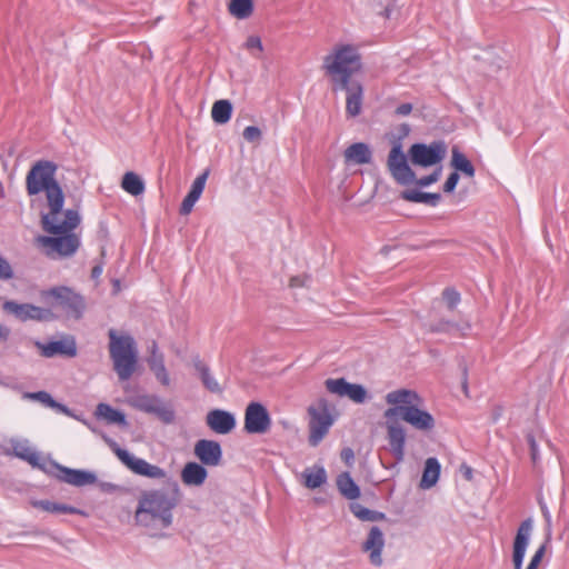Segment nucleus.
<instances>
[{"label":"nucleus","instance_id":"nucleus-28","mask_svg":"<svg viewBox=\"0 0 569 569\" xmlns=\"http://www.w3.org/2000/svg\"><path fill=\"white\" fill-rule=\"evenodd\" d=\"M12 451L11 455L14 457L22 459L30 463L34 468L43 469V465L41 463L40 455L32 449L27 440H12ZM10 455V452H8Z\"/></svg>","mask_w":569,"mask_h":569},{"label":"nucleus","instance_id":"nucleus-21","mask_svg":"<svg viewBox=\"0 0 569 569\" xmlns=\"http://www.w3.org/2000/svg\"><path fill=\"white\" fill-rule=\"evenodd\" d=\"M36 347L40 350L41 355L46 358H52L57 355L64 357H74L77 355V345L73 337H66L61 340L42 343L36 341Z\"/></svg>","mask_w":569,"mask_h":569},{"label":"nucleus","instance_id":"nucleus-3","mask_svg":"<svg viewBox=\"0 0 569 569\" xmlns=\"http://www.w3.org/2000/svg\"><path fill=\"white\" fill-rule=\"evenodd\" d=\"M322 70L329 78L332 91L347 88L362 69V58L353 44H337L323 57Z\"/></svg>","mask_w":569,"mask_h":569},{"label":"nucleus","instance_id":"nucleus-50","mask_svg":"<svg viewBox=\"0 0 569 569\" xmlns=\"http://www.w3.org/2000/svg\"><path fill=\"white\" fill-rule=\"evenodd\" d=\"M546 552V543L541 545L531 557L529 565L526 569H537L540 565Z\"/></svg>","mask_w":569,"mask_h":569},{"label":"nucleus","instance_id":"nucleus-51","mask_svg":"<svg viewBox=\"0 0 569 569\" xmlns=\"http://www.w3.org/2000/svg\"><path fill=\"white\" fill-rule=\"evenodd\" d=\"M13 277V270L7 259L0 257V280H9Z\"/></svg>","mask_w":569,"mask_h":569},{"label":"nucleus","instance_id":"nucleus-13","mask_svg":"<svg viewBox=\"0 0 569 569\" xmlns=\"http://www.w3.org/2000/svg\"><path fill=\"white\" fill-rule=\"evenodd\" d=\"M409 157L415 166L431 167L446 157V147L443 142L415 143L409 149Z\"/></svg>","mask_w":569,"mask_h":569},{"label":"nucleus","instance_id":"nucleus-14","mask_svg":"<svg viewBox=\"0 0 569 569\" xmlns=\"http://www.w3.org/2000/svg\"><path fill=\"white\" fill-rule=\"evenodd\" d=\"M271 417L260 402H250L244 411V430L252 435H263L270 430Z\"/></svg>","mask_w":569,"mask_h":569},{"label":"nucleus","instance_id":"nucleus-17","mask_svg":"<svg viewBox=\"0 0 569 569\" xmlns=\"http://www.w3.org/2000/svg\"><path fill=\"white\" fill-rule=\"evenodd\" d=\"M385 547V535L382 530L372 526L368 532L366 540L362 543V551L369 555V561L375 567H381L383 563L382 560V550Z\"/></svg>","mask_w":569,"mask_h":569},{"label":"nucleus","instance_id":"nucleus-15","mask_svg":"<svg viewBox=\"0 0 569 569\" xmlns=\"http://www.w3.org/2000/svg\"><path fill=\"white\" fill-rule=\"evenodd\" d=\"M325 386L330 393L347 397L355 403H365L369 399L368 391L362 385L348 382L345 378H329Z\"/></svg>","mask_w":569,"mask_h":569},{"label":"nucleus","instance_id":"nucleus-39","mask_svg":"<svg viewBox=\"0 0 569 569\" xmlns=\"http://www.w3.org/2000/svg\"><path fill=\"white\" fill-rule=\"evenodd\" d=\"M121 187L132 196H139L144 191L142 179L132 171L126 172L122 177Z\"/></svg>","mask_w":569,"mask_h":569},{"label":"nucleus","instance_id":"nucleus-59","mask_svg":"<svg viewBox=\"0 0 569 569\" xmlns=\"http://www.w3.org/2000/svg\"><path fill=\"white\" fill-rule=\"evenodd\" d=\"M542 515H543V518L546 520V523H547L548 528H550V526H551V516H550V513H549L547 508H542Z\"/></svg>","mask_w":569,"mask_h":569},{"label":"nucleus","instance_id":"nucleus-41","mask_svg":"<svg viewBox=\"0 0 569 569\" xmlns=\"http://www.w3.org/2000/svg\"><path fill=\"white\" fill-rule=\"evenodd\" d=\"M305 476V485L309 489L319 488L327 480V475L323 468H318L315 471H306Z\"/></svg>","mask_w":569,"mask_h":569},{"label":"nucleus","instance_id":"nucleus-7","mask_svg":"<svg viewBox=\"0 0 569 569\" xmlns=\"http://www.w3.org/2000/svg\"><path fill=\"white\" fill-rule=\"evenodd\" d=\"M104 440L117 458L134 475L156 480H162L167 477L166 470L159 466L149 463L147 460L133 456L128 450L119 447L112 439L104 438Z\"/></svg>","mask_w":569,"mask_h":569},{"label":"nucleus","instance_id":"nucleus-20","mask_svg":"<svg viewBox=\"0 0 569 569\" xmlns=\"http://www.w3.org/2000/svg\"><path fill=\"white\" fill-rule=\"evenodd\" d=\"M386 428L390 451L397 461H402L405 458L406 430L393 419H387Z\"/></svg>","mask_w":569,"mask_h":569},{"label":"nucleus","instance_id":"nucleus-8","mask_svg":"<svg viewBox=\"0 0 569 569\" xmlns=\"http://www.w3.org/2000/svg\"><path fill=\"white\" fill-rule=\"evenodd\" d=\"M309 415V445L317 447L326 435L329 432L330 427L333 425V417L329 412L328 403L321 399L317 406H310L308 408Z\"/></svg>","mask_w":569,"mask_h":569},{"label":"nucleus","instance_id":"nucleus-1","mask_svg":"<svg viewBox=\"0 0 569 569\" xmlns=\"http://www.w3.org/2000/svg\"><path fill=\"white\" fill-rule=\"evenodd\" d=\"M180 502V489L177 482L171 489L143 490L138 499L134 521L150 531L169 528L173 522V510Z\"/></svg>","mask_w":569,"mask_h":569},{"label":"nucleus","instance_id":"nucleus-53","mask_svg":"<svg viewBox=\"0 0 569 569\" xmlns=\"http://www.w3.org/2000/svg\"><path fill=\"white\" fill-rule=\"evenodd\" d=\"M246 47L249 50L258 49L259 51H262V43L259 37L251 36L247 39Z\"/></svg>","mask_w":569,"mask_h":569},{"label":"nucleus","instance_id":"nucleus-9","mask_svg":"<svg viewBox=\"0 0 569 569\" xmlns=\"http://www.w3.org/2000/svg\"><path fill=\"white\" fill-rule=\"evenodd\" d=\"M387 168L392 179L400 186H408L416 181V173L408 164L407 156L402 151V143L399 140L392 143L387 159Z\"/></svg>","mask_w":569,"mask_h":569},{"label":"nucleus","instance_id":"nucleus-43","mask_svg":"<svg viewBox=\"0 0 569 569\" xmlns=\"http://www.w3.org/2000/svg\"><path fill=\"white\" fill-rule=\"evenodd\" d=\"M442 299L449 310H453L460 302V293L453 288H446L442 291Z\"/></svg>","mask_w":569,"mask_h":569},{"label":"nucleus","instance_id":"nucleus-52","mask_svg":"<svg viewBox=\"0 0 569 569\" xmlns=\"http://www.w3.org/2000/svg\"><path fill=\"white\" fill-rule=\"evenodd\" d=\"M458 181H459L458 172H456V171L451 172L443 184V191L452 192L456 189Z\"/></svg>","mask_w":569,"mask_h":569},{"label":"nucleus","instance_id":"nucleus-24","mask_svg":"<svg viewBox=\"0 0 569 569\" xmlns=\"http://www.w3.org/2000/svg\"><path fill=\"white\" fill-rule=\"evenodd\" d=\"M347 88H338V91H346V113L349 117H357L361 112L363 101V87L357 81L346 86Z\"/></svg>","mask_w":569,"mask_h":569},{"label":"nucleus","instance_id":"nucleus-25","mask_svg":"<svg viewBox=\"0 0 569 569\" xmlns=\"http://www.w3.org/2000/svg\"><path fill=\"white\" fill-rule=\"evenodd\" d=\"M181 481L188 487H201L208 477V471L203 465L198 462H187L180 473Z\"/></svg>","mask_w":569,"mask_h":569},{"label":"nucleus","instance_id":"nucleus-10","mask_svg":"<svg viewBox=\"0 0 569 569\" xmlns=\"http://www.w3.org/2000/svg\"><path fill=\"white\" fill-rule=\"evenodd\" d=\"M36 242L49 258L72 256L79 248L80 241L76 234L67 233L61 237L39 236Z\"/></svg>","mask_w":569,"mask_h":569},{"label":"nucleus","instance_id":"nucleus-54","mask_svg":"<svg viewBox=\"0 0 569 569\" xmlns=\"http://www.w3.org/2000/svg\"><path fill=\"white\" fill-rule=\"evenodd\" d=\"M412 111V104L411 103H402L396 108V114L397 116H408Z\"/></svg>","mask_w":569,"mask_h":569},{"label":"nucleus","instance_id":"nucleus-45","mask_svg":"<svg viewBox=\"0 0 569 569\" xmlns=\"http://www.w3.org/2000/svg\"><path fill=\"white\" fill-rule=\"evenodd\" d=\"M526 438H527V442H528L529 449H530L531 461H532L533 466L537 467L538 463L540 462V453H539L538 445L536 442L535 437L531 433H528Z\"/></svg>","mask_w":569,"mask_h":569},{"label":"nucleus","instance_id":"nucleus-31","mask_svg":"<svg viewBox=\"0 0 569 569\" xmlns=\"http://www.w3.org/2000/svg\"><path fill=\"white\" fill-rule=\"evenodd\" d=\"M23 398L29 399V400L39 401L43 406L52 408V409L57 410L58 412L63 413L66 416H72L70 409L67 406H64L60 402H57L51 397V395L47 391L26 392L23 395Z\"/></svg>","mask_w":569,"mask_h":569},{"label":"nucleus","instance_id":"nucleus-62","mask_svg":"<svg viewBox=\"0 0 569 569\" xmlns=\"http://www.w3.org/2000/svg\"><path fill=\"white\" fill-rule=\"evenodd\" d=\"M466 476H467L468 479H470V477H471V470L470 469H468V471L466 472Z\"/></svg>","mask_w":569,"mask_h":569},{"label":"nucleus","instance_id":"nucleus-6","mask_svg":"<svg viewBox=\"0 0 569 569\" xmlns=\"http://www.w3.org/2000/svg\"><path fill=\"white\" fill-rule=\"evenodd\" d=\"M41 298L46 302H50L52 299V306L60 307L67 315V317L79 320L86 309L84 299L81 295L74 292L69 287H54L49 290L41 292Z\"/></svg>","mask_w":569,"mask_h":569},{"label":"nucleus","instance_id":"nucleus-37","mask_svg":"<svg viewBox=\"0 0 569 569\" xmlns=\"http://www.w3.org/2000/svg\"><path fill=\"white\" fill-rule=\"evenodd\" d=\"M350 511L361 521H380L386 519V515L380 511L371 510L358 502H351Z\"/></svg>","mask_w":569,"mask_h":569},{"label":"nucleus","instance_id":"nucleus-35","mask_svg":"<svg viewBox=\"0 0 569 569\" xmlns=\"http://www.w3.org/2000/svg\"><path fill=\"white\" fill-rule=\"evenodd\" d=\"M96 416L100 419L106 420L108 423L127 426L124 413L112 408L108 403H99L96 409Z\"/></svg>","mask_w":569,"mask_h":569},{"label":"nucleus","instance_id":"nucleus-32","mask_svg":"<svg viewBox=\"0 0 569 569\" xmlns=\"http://www.w3.org/2000/svg\"><path fill=\"white\" fill-rule=\"evenodd\" d=\"M337 487L340 493L349 500H356L360 497V488L349 472H342L338 476Z\"/></svg>","mask_w":569,"mask_h":569},{"label":"nucleus","instance_id":"nucleus-61","mask_svg":"<svg viewBox=\"0 0 569 569\" xmlns=\"http://www.w3.org/2000/svg\"><path fill=\"white\" fill-rule=\"evenodd\" d=\"M103 487H106L108 489H113L114 485H112V483H104Z\"/></svg>","mask_w":569,"mask_h":569},{"label":"nucleus","instance_id":"nucleus-58","mask_svg":"<svg viewBox=\"0 0 569 569\" xmlns=\"http://www.w3.org/2000/svg\"><path fill=\"white\" fill-rule=\"evenodd\" d=\"M102 273V267L101 266H94L91 270V277L93 279L99 278Z\"/></svg>","mask_w":569,"mask_h":569},{"label":"nucleus","instance_id":"nucleus-38","mask_svg":"<svg viewBox=\"0 0 569 569\" xmlns=\"http://www.w3.org/2000/svg\"><path fill=\"white\" fill-rule=\"evenodd\" d=\"M228 10L234 18L243 20L252 14L253 2L252 0H230Z\"/></svg>","mask_w":569,"mask_h":569},{"label":"nucleus","instance_id":"nucleus-44","mask_svg":"<svg viewBox=\"0 0 569 569\" xmlns=\"http://www.w3.org/2000/svg\"><path fill=\"white\" fill-rule=\"evenodd\" d=\"M242 136L246 141L251 143H258L262 138V132L258 127L249 126L244 128Z\"/></svg>","mask_w":569,"mask_h":569},{"label":"nucleus","instance_id":"nucleus-18","mask_svg":"<svg viewBox=\"0 0 569 569\" xmlns=\"http://www.w3.org/2000/svg\"><path fill=\"white\" fill-rule=\"evenodd\" d=\"M193 452L201 465L217 467L222 460V449L218 441L200 439L196 442Z\"/></svg>","mask_w":569,"mask_h":569},{"label":"nucleus","instance_id":"nucleus-27","mask_svg":"<svg viewBox=\"0 0 569 569\" xmlns=\"http://www.w3.org/2000/svg\"><path fill=\"white\" fill-rule=\"evenodd\" d=\"M147 361L150 370L154 373L157 380L161 385L168 387L170 385L169 373L164 366L163 355L158 351V346L154 341L152 342L151 353Z\"/></svg>","mask_w":569,"mask_h":569},{"label":"nucleus","instance_id":"nucleus-40","mask_svg":"<svg viewBox=\"0 0 569 569\" xmlns=\"http://www.w3.org/2000/svg\"><path fill=\"white\" fill-rule=\"evenodd\" d=\"M451 152V166L456 169V172L461 171L470 178L473 177L475 168L467 157L457 147H453Z\"/></svg>","mask_w":569,"mask_h":569},{"label":"nucleus","instance_id":"nucleus-23","mask_svg":"<svg viewBox=\"0 0 569 569\" xmlns=\"http://www.w3.org/2000/svg\"><path fill=\"white\" fill-rule=\"evenodd\" d=\"M53 466L61 473L58 476V479L68 485H71L74 487H83V486H88V485H93L97 481V476L91 471L81 470V469H71V468L61 466L57 462H54Z\"/></svg>","mask_w":569,"mask_h":569},{"label":"nucleus","instance_id":"nucleus-34","mask_svg":"<svg viewBox=\"0 0 569 569\" xmlns=\"http://www.w3.org/2000/svg\"><path fill=\"white\" fill-rule=\"evenodd\" d=\"M440 475V463L436 458H428L425 463L420 487L422 489H429L433 487Z\"/></svg>","mask_w":569,"mask_h":569},{"label":"nucleus","instance_id":"nucleus-48","mask_svg":"<svg viewBox=\"0 0 569 569\" xmlns=\"http://www.w3.org/2000/svg\"><path fill=\"white\" fill-rule=\"evenodd\" d=\"M208 176H209V170H206L203 171L201 174H199L192 182L191 184V191L196 192V193H199L200 196L202 194L203 192V189H204V186H206V181L208 179Z\"/></svg>","mask_w":569,"mask_h":569},{"label":"nucleus","instance_id":"nucleus-26","mask_svg":"<svg viewBox=\"0 0 569 569\" xmlns=\"http://www.w3.org/2000/svg\"><path fill=\"white\" fill-rule=\"evenodd\" d=\"M192 366L197 371L202 386L211 393H221L222 388L213 377L209 366L199 356L192 358Z\"/></svg>","mask_w":569,"mask_h":569},{"label":"nucleus","instance_id":"nucleus-5","mask_svg":"<svg viewBox=\"0 0 569 569\" xmlns=\"http://www.w3.org/2000/svg\"><path fill=\"white\" fill-rule=\"evenodd\" d=\"M109 336V352L113 362V369L121 381H126L133 375L138 352L134 339L129 335L119 336L114 329H110Z\"/></svg>","mask_w":569,"mask_h":569},{"label":"nucleus","instance_id":"nucleus-30","mask_svg":"<svg viewBox=\"0 0 569 569\" xmlns=\"http://www.w3.org/2000/svg\"><path fill=\"white\" fill-rule=\"evenodd\" d=\"M32 507L41 509L43 511L54 513V515H79L82 513L81 510H79L76 507L66 505V503H59L53 502L50 500H32L31 501Z\"/></svg>","mask_w":569,"mask_h":569},{"label":"nucleus","instance_id":"nucleus-55","mask_svg":"<svg viewBox=\"0 0 569 569\" xmlns=\"http://www.w3.org/2000/svg\"><path fill=\"white\" fill-rule=\"evenodd\" d=\"M341 459H342L345 462L350 463V462L355 459V455H353L352 449H350V448H345V449L341 451Z\"/></svg>","mask_w":569,"mask_h":569},{"label":"nucleus","instance_id":"nucleus-33","mask_svg":"<svg viewBox=\"0 0 569 569\" xmlns=\"http://www.w3.org/2000/svg\"><path fill=\"white\" fill-rule=\"evenodd\" d=\"M401 199L409 202L426 203L431 207H436L441 200V194L422 192L419 190H405L401 192Z\"/></svg>","mask_w":569,"mask_h":569},{"label":"nucleus","instance_id":"nucleus-19","mask_svg":"<svg viewBox=\"0 0 569 569\" xmlns=\"http://www.w3.org/2000/svg\"><path fill=\"white\" fill-rule=\"evenodd\" d=\"M57 216L54 218L51 214V211L48 214H44L42 217V226L43 229L53 234H62V233H69L80 222V217L77 211L74 210H67L64 212V219L61 222H56Z\"/></svg>","mask_w":569,"mask_h":569},{"label":"nucleus","instance_id":"nucleus-11","mask_svg":"<svg viewBox=\"0 0 569 569\" xmlns=\"http://www.w3.org/2000/svg\"><path fill=\"white\" fill-rule=\"evenodd\" d=\"M129 403L139 411L157 416L163 423L169 425L174 420L173 409L156 395H136L129 399Z\"/></svg>","mask_w":569,"mask_h":569},{"label":"nucleus","instance_id":"nucleus-60","mask_svg":"<svg viewBox=\"0 0 569 569\" xmlns=\"http://www.w3.org/2000/svg\"><path fill=\"white\" fill-rule=\"evenodd\" d=\"M463 376H467V369L466 368L463 369ZM462 388H463L465 393H467V390H468L467 377L463 378Z\"/></svg>","mask_w":569,"mask_h":569},{"label":"nucleus","instance_id":"nucleus-49","mask_svg":"<svg viewBox=\"0 0 569 569\" xmlns=\"http://www.w3.org/2000/svg\"><path fill=\"white\" fill-rule=\"evenodd\" d=\"M208 176H209V170H206L203 171L201 174H199L192 182L191 184V191L196 192V193H199L200 196L202 194L203 192V189H204V186H206V181L208 179Z\"/></svg>","mask_w":569,"mask_h":569},{"label":"nucleus","instance_id":"nucleus-4","mask_svg":"<svg viewBox=\"0 0 569 569\" xmlns=\"http://www.w3.org/2000/svg\"><path fill=\"white\" fill-rule=\"evenodd\" d=\"M57 170L58 166L53 161L39 160L31 166L26 177L28 196L44 192L53 218L61 212L64 204L62 188L56 179Z\"/></svg>","mask_w":569,"mask_h":569},{"label":"nucleus","instance_id":"nucleus-42","mask_svg":"<svg viewBox=\"0 0 569 569\" xmlns=\"http://www.w3.org/2000/svg\"><path fill=\"white\" fill-rule=\"evenodd\" d=\"M200 197L201 196L199 193H196V192L189 190L188 194L182 200V203L180 207V214H182V216L189 214L192 211L196 202L199 200Z\"/></svg>","mask_w":569,"mask_h":569},{"label":"nucleus","instance_id":"nucleus-46","mask_svg":"<svg viewBox=\"0 0 569 569\" xmlns=\"http://www.w3.org/2000/svg\"><path fill=\"white\" fill-rule=\"evenodd\" d=\"M440 174H441V168H438L432 173H430L428 176L421 177L420 179L416 178V181H413V183H416L419 187H428V186L437 182L440 178Z\"/></svg>","mask_w":569,"mask_h":569},{"label":"nucleus","instance_id":"nucleus-12","mask_svg":"<svg viewBox=\"0 0 569 569\" xmlns=\"http://www.w3.org/2000/svg\"><path fill=\"white\" fill-rule=\"evenodd\" d=\"M2 309L22 322L29 320L42 322L57 319V316L50 308H42L32 303H19L13 300H7L2 305Z\"/></svg>","mask_w":569,"mask_h":569},{"label":"nucleus","instance_id":"nucleus-56","mask_svg":"<svg viewBox=\"0 0 569 569\" xmlns=\"http://www.w3.org/2000/svg\"><path fill=\"white\" fill-rule=\"evenodd\" d=\"M306 280L307 278H301V277H292L290 279V287L292 288H297V287H303L306 284Z\"/></svg>","mask_w":569,"mask_h":569},{"label":"nucleus","instance_id":"nucleus-29","mask_svg":"<svg viewBox=\"0 0 569 569\" xmlns=\"http://www.w3.org/2000/svg\"><path fill=\"white\" fill-rule=\"evenodd\" d=\"M343 156L347 162H352L355 164H367L372 159V152L369 146L365 142L350 144L345 150Z\"/></svg>","mask_w":569,"mask_h":569},{"label":"nucleus","instance_id":"nucleus-57","mask_svg":"<svg viewBox=\"0 0 569 569\" xmlns=\"http://www.w3.org/2000/svg\"><path fill=\"white\" fill-rule=\"evenodd\" d=\"M9 335H10V330L0 325V341H6L8 338H9Z\"/></svg>","mask_w":569,"mask_h":569},{"label":"nucleus","instance_id":"nucleus-63","mask_svg":"<svg viewBox=\"0 0 569 569\" xmlns=\"http://www.w3.org/2000/svg\"><path fill=\"white\" fill-rule=\"evenodd\" d=\"M403 129H405V133H408L409 128L407 126H403Z\"/></svg>","mask_w":569,"mask_h":569},{"label":"nucleus","instance_id":"nucleus-16","mask_svg":"<svg viewBox=\"0 0 569 569\" xmlns=\"http://www.w3.org/2000/svg\"><path fill=\"white\" fill-rule=\"evenodd\" d=\"M532 531V520H523L517 529V533L512 545V563L513 569H521L526 550L529 546Z\"/></svg>","mask_w":569,"mask_h":569},{"label":"nucleus","instance_id":"nucleus-2","mask_svg":"<svg viewBox=\"0 0 569 569\" xmlns=\"http://www.w3.org/2000/svg\"><path fill=\"white\" fill-rule=\"evenodd\" d=\"M386 401L392 406L385 411L386 419L400 417L419 431H431L435 428V418L427 410L420 408L422 400L416 391L398 389L388 392Z\"/></svg>","mask_w":569,"mask_h":569},{"label":"nucleus","instance_id":"nucleus-36","mask_svg":"<svg viewBox=\"0 0 569 569\" xmlns=\"http://www.w3.org/2000/svg\"><path fill=\"white\" fill-rule=\"evenodd\" d=\"M232 113V104L229 100H218L211 109V117L216 123H227Z\"/></svg>","mask_w":569,"mask_h":569},{"label":"nucleus","instance_id":"nucleus-22","mask_svg":"<svg viewBox=\"0 0 569 569\" xmlns=\"http://www.w3.org/2000/svg\"><path fill=\"white\" fill-rule=\"evenodd\" d=\"M207 426L216 433L227 435L236 427L233 413L223 409H212L206 417Z\"/></svg>","mask_w":569,"mask_h":569},{"label":"nucleus","instance_id":"nucleus-47","mask_svg":"<svg viewBox=\"0 0 569 569\" xmlns=\"http://www.w3.org/2000/svg\"><path fill=\"white\" fill-rule=\"evenodd\" d=\"M457 328V325L450 320L441 319L436 323H431L429 329L432 332H449L451 329Z\"/></svg>","mask_w":569,"mask_h":569}]
</instances>
